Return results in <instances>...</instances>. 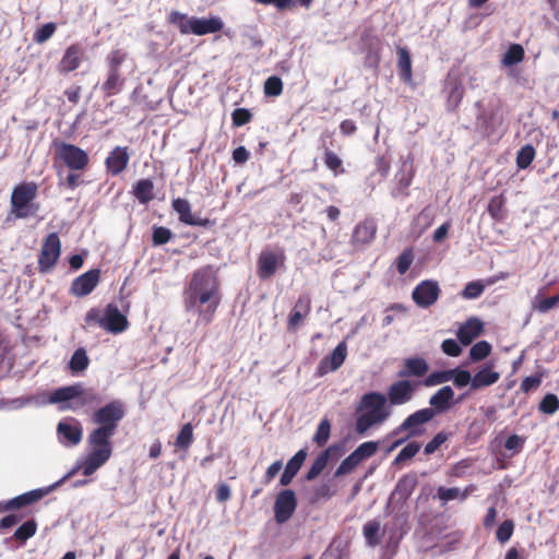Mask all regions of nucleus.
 I'll list each match as a JSON object with an SVG mask.
<instances>
[{"label":"nucleus","instance_id":"4d7b16f0","mask_svg":"<svg viewBox=\"0 0 559 559\" xmlns=\"http://www.w3.org/2000/svg\"><path fill=\"white\" fill-rule=\"evenodd\" d=\"M173 237L169 228L164 226H154L152 234V241L154 246H162L167 243Z\"/></svg>","mask_w":559,"mask_h":559},{"label":"nucleus","instance_id":"4be33fe9","mask_svg":"<svg viewBox=\"0 0 559 559\" xmlns=\"http://www.w3.org/2000/svg\"><path fill=\"white\" fill-rule=\"evenodd\" d=\"M377 224L373 218H365L359 222L352 234L350 242L354 247H362L373 241L377 235Z\"/></svg>","mask_w":559,"mask_h":559},{"label":"nucleus","instance_id":"37998d69","mask_svg":"<svg viewBox=\"0 0 559 559\" xmlns=\"http://www.w3.org/2000/svg\"><path fill=\"white\" fill-rule=\"evenodd\" d=\"M535 155L536 152L532 144H526L522 146L516 154V166L520 169L527 168L533 163Z\"/></svg>","mask_w":559,"mask_h":559},{"label":"nucleus","instance_id":"4c0bfd02","mask_svg":"<svg viewBox=\"0 0 559 559\" xmlns=\"http://www.w3.org/2000/svg\"><path fill=\"white\" fill-rule=\"evenodd\" d=\"M35 535V520H28L16 528L10 539L15 540L19 545H24L25 542Z\"/></svg>","mask_w":559,"mask_h":559},{"label":"nucleus","instance_id":"bb28decb","mask_svg":"<svg viewBox=\"0 0 559 559\" xmlns=\"http://www.w3.org/2000/svg\"><path fill=\"white\" fill-rule=\"evenodd\" d=\"M499 379L500 373L493 370L491 364H487L473 376V390L490 386L498 382Z\"/></svg>","mask_w":559,"mask_h":559},{"label":"nucleus","instance_id":"58836bf2","mask_svg":"<svg viewBox=\"0 0 559 559\" xmlns=\"http://www.w3.org/2000/svg\"><path fill=\"white\" fill-rule=\"evenodd\" d=\"M193 442V426L190 423L185 424L177 435L175 445L180 450H188Z\"/></svg>","mask_w":559,"mask_h":559},{"label":"nucleus","instance_id":"8fccbe9b","mask_svg":"<svg viewBox=\"0 0 559 559\" xmlns=\"http://www.w3.org/2000/svg\"><path fill=\"white\" fill-rule=\"evenodd\" d=\"M559 306V294L551 297H535L533 307L540 313H546L550 309Z\"/></svg>","mask_w":559,"mask_h":559},{"label":"nucleus","instance_id":"ddd939ff","mask_svg":"<svg viewBox=\"0 0 559 559\" xmlns=\"http://www.w3.org/2000/svg\"><path fill=\"white\" fill-rule=\"evenodd\" d=\"M418 382H412L407 379H401L393 382L388 389L386 402L392 406L404 405L411 402L418 388Z\"/></svg>","mask_w":559,"mask_h":559},{"label":"nucleus","instance_id":"0e129e2a","mask_svg":"<svg viewBox=\"0 0 559 559\" xmlns=\"http://www.w3.org/2000/svg\"><path fill=\"white\" fill-rule=\"evenodd\" d=\"M252 119V114L247 108H237L231 114L234 127H241L249 123Z\"/></svg>","mask_w":559,"mask_h":559},{"label":"nucleus","instance_id":"72a5a7b5","mask_svg":"<svg viewBox=\"0 0 559 559\" xmlns=\"http://www.w3.org/2000/svg\"><path fill=\"white\" fill-rule=\"evenodd\" d=\"M347 356V346L345 342H341L333 349L332 354L329 357H325L321 361V368H323L326 364H329V369L331 371L337 370L345 361Z\"/></svg>","mask_w":559,"mask_h":559},{"label":"nucleus","instance_id":"f3484780","mask_svg":"<svg viewBox=\"0 0 559 559\" xmlns=\"http://www.w3.org/2000/svg\"><path fill=\"white\" fill-rule=\"evenodd\" d=\"M418 485V477L416 473H408L403 475L396 483L393 491L390 495L391 503L405 504Z\"/></svg>","mask_w":559,"mask_h":559},{"label":"nucleus","instance_id":"864d4df0","mask_svg":"<svg viewBox=\"0 0 559 559\" xmlns=\"http://www.w3.org/2000/svg\"><path fill=\"white\" fill-rule=\"evenodd\" d=\"M263 92L265 96L277 97L283 93V82L281 78L272 75L264 82Z\"/></svg>","mask_w":559,"mask_h":559},{"label":"nucleus","instance_id":"a18cd8bd","mask_svg":"<svg viewBox=\"0 0 559 559\" xmlns=\"http://www.w3.org/2000/svg\"><path fill=\"white\" fill-rule=\"evenodd\" d=\"M525 52L521 45H511L503 56L502 62L504 66H514L524 59Z\"/></svg>","mask_w":559,"mask_h":559},{"label":"nucleus","instance_id":"473e14b6","mask_svg":"<svg viewBox=\"0 0 559 559\" xmlns=\"http://www.w3.org/2000/svg\"><path fill=\"white\" fill-rule=\"evenodd\" d=\"M507 198L503 193L495 195L489 200L487 212L495 222L501 223L507 217L506 210Z\"/></svg>","mask_w":559,"mask_h":559},{"label":"nucleus","instance_id":"680f3d73","mask_svg":"<svg viewBox=\"0 0 559 559\" xmlns=\"http://www.w3.org/2000/svg\"><path fill=\"white\" fill-rule=\"evenodd\" d=\"M378 450V443L374 441H367L357 447L354 453L359 457L360 461H364L368 457H371Z\"/></svg>","mask_w":559,"mask_h":559},{"label":"nucleus","instance_id":"0eeeda50","mask_svg":"<svg viewBox=\"0 0 559 559\" xmlns=\"http://www.w3.org/2000/svg\"><path fill=\"white\" fill-rule=\"evenodd\" d=\"M435 411L428 407L418 409L413 414L408 415L404 421L393 430V435H399L403 431H407V436L403 439L396 440L392 448H396L405 442L407 439L418 437L424 433V429L420 426L429 423L435 417Z\"/></svg>","mask_w":559,"mask_h":559},{"label":"nucleus","instance_id":"e2e57ef3","mask_svg":"<svg viewBox=\"0 0 559 559\" xmlns=\"http://www.w3.org/2000/svg\"><path fill=\"white\" fill-rule=\"evenodd\" d=\"M513 531H514V523L512 520H506L503 521L498 530H497V539L500 542V543H507L512 534H513Z\"/></svg>","mask_w":559,"mask_h":559},{"label":"nucleus","instance_id":"412c9836","mask_svg":"<svg viewBox=\"0 0 559 559\" xmlns=\"http://www.w3.org/2000/svg\"><path fill=\"white\" fill-rule=\"evenodd\" d=\"M100 281V270L93 269L78 276L71 284V293L76 297L91 294Z\"/></svg>","mask_w":559,"mask_h":559},{"label":"nucleus","instance_id":"e433bc0d","mask_svg":"<svg viewBox=\"0 0 559 559\" xmlns=\"http://www.w3.org/2000/svg\"><path fill=\"white\" fill-rule=\"evenodd\" d=\"M323 162L325 167L330 169L334 174V176L345 174V169L343 168V162L341 157L328 147H325L324 150Z\"/></svg>","mask_w":559,"mask_h":559},{"label":"nucleus","instance_id":"49530a36","mask_svg":"<svg viewBox=\"0 0 559 559\" xmlns=\"http://www.w3.org/2000/svg\"><path fill=\"white\" fill-rule=\"evenodd\" d=\"M330 435L331 423L325 417L320 421L312 440L318 447H323L329 441Z\"/></svg>","mask_w":559,"mask_h":559},{"label":"nucleus","instance_id":"a19ab883","mask_svg":"<svg viewBox=\"0 0 559 559\" xmlns=\"http://www.w3.org/2000/svg\"><path fill=\"white\" fill-rule=\"evenodd\" d=\"M463 97H464V88L461 83L455 82L448 95V99H447L448 110L456 111L463 100Z\"/></svg>","mask_w":559,"mask_h":559},{"label":"nucleus","instance_id":"c03bdc74","mask_svg":"<svg viewBox=\"0 0 559 559\" xmlns=\"http://www.w3.org/2000/svg\"><path fill=\"white\" fill-rule=\"evenodd\" d=\"M450 381V369L448 370H438L429 373L421 382H418L419 385H424L427 388L440 385Z\"/></svg>","mask_w":559,"mask_h":559},{"label":"nucleus","instance_id":"bf43d9fd","mask_svg":"<svg viewBox=\"0 0 559 559\" xmlns=\"http://www.w3.org/2000/svg\"><path fill=\"white\" fill-rule=\"evenodd\" d=\"M420 450V444L416 441L407 443L396 455L395 463L404 462L414 457Z\"/></svg>","mask_w":559,"mask_h":559},{"label":"nucleus","instance_id":"5701e85b","mask_svg":"<svg viewBox=\"0 0 559 559\" xmlns=\"http://www.w3.org/2000/svg\"><path fill=\"white\" fill-rule=\"evenodd\" d=\"M311 311V299L308 294H302L298 297L294 308L292 309L288 320L287 329L289 331H296L304 320L309 316Z\"/></svg>","mask_w":559,"mask_h":559},{"label":"nucleus","instance_id":"a211bd4d","mask_svg":"<svg viewBox=\"0 0 559 559\" xmlns=\"http://www.w3.org/2000/svg\"><path fill=\"white\" fill-rule=\"evenodd\" d=\"M130 153L128 146H115L105 159V167L108 175L116 177L123 173L129 164Z\"/></svg>","mask_w":559,"mask_h":559},{"label":"nucleus","instance_id":"1a4fd4ad","mask_svg":"<svg viewBox=\"0 0 559 559\" xmlns=\"http://www.w3.org/2000/svg\"><path fill=\"white\" fill-rule=\"evenodd\" d=\"M285 252L282 248H265L261 251L257 260V274L261 281L272 278L278 269L284 266Z\"/></svg>","mask_w":559,"mask_h":559},{"label":"nucleus","instance_id":"393cba45","mask_svg":"<svg viewBox=\"0 0 559 559\" xmlns=\"http://www.w3.org/2000/svg\"><path fill=\"white\" fill-rule=\"evenodd\" d=\"M484 331V324L478 318H469L457 331L459 341L467 346Z\"/></svg>","mask_w":559,"mask_h":559},{"label":"nucleus","instance_id":"39448f33","mask_svg":"<svg viewBox=\"0 0 559 559\" xmlns=\"http://www.w3.org/2000/svg\"><path fill=\"white\" fill-rule=\"evenodd\" d=\"M388 533V545H397L407 533V514H394L392 522L381 530V524L377 520L368 521L362 527V535L366 544L376 547L381 543V537Z\"/></svg>","mask_w":559,"mask_h":559},{"label":"nucleus","instance_id":"79ce46f5","mask_svg":"<svg viewBox=\"0 0 559 559\" xmlns=\"http://www.w3.org/2000/svg\"><path fill=\"white\" fill-rule=\"evenodd\" d=\"M450 381H453V384L459 389L471 384L473 390V377L467 370L460 368L450 369Z\"/></svg>","mask_w":559,"mask_h":559},{"label":"nucleus","instance_id":"ea45409f","mask_svg":"<svg viewBox=\"0 0 559 559\" xmlns=\"http://www.w3.org/2000/svg\"><path fill=\"white\" fill-rule=\"evenodd\" d=\"M35 502V490H29L11 500L5 501L7 511L17 510Z\"/></svg>","mask_w":559,"mask_h":559},{"label":"nucleus","instance_id":"09e8293b","mask_svg":"<svg viewBox=\"0 0 559 559\" xmlns=\"http://www.w3.org/2000/svg\"><path fill=\"white\" fill-rule=\"evenodd\" d=\"M334 493H335V490H334L333 486L329 483H324L322 485L314 487L311 490L310 502L317 503L321 500L330 499L331 497L334 496Z\"/></svg>","mask_w":559,"mask_h":559},{"label":"nucleus","instance_id":"c9c22d12","mask_svg":"<svg viewBox=\"0 0 559 559\" xmlns=\"http://www.w3.org/2000/svg\"><path fill=\"white\" fill-rule=\"evenodd\" d=\"M88 364L90 358L86 354V350L84 348H78L71 356V359L69 361V369L73 373H79L87 369Z\"/></svg>","mask_w":559,"mask_h":559},{"label":"nucleus","instance_id":"774afa93","mask_svg":"<svg viewBox=\"0 0 559 559\" xmlns=\"http://www.w3.org/2000/svg\"><path fill=\"white\" fill-rule=\"evenodd\" d=\"M460 489L459 488H447L440 486L437 489V498L441 501L442 504H445L450 500L459 499Z\"/></svg>","mask_w":559,"mask_h":559},{"label":"nucleus","instance_id":"2eb2a0df","mask_svg":"<svg viewBox=\"0 0 559 559\" xmlns=\"http://www.w3.org/2000/svg\"><path fill=\"white\" fill-rule=\"evenodd\" d=\"M441 289L438 282L426 280L420 282L412 293L414 302L420 308H429L439 299Z\"/></svg>","mask_w":559,"mask_h":559},{"label":"nucleus","instance_id":"20e7f679","mask_svg":"<svg viewBox=\"0 0 559 559\" xmlns=\"http://www.w3.org/2000/svg\"><path fill=\"white\" fill-rule=\"evenodd\" d=\"M357 412L361 413L356 419V431L359 435H364L370 427L381 424L391 415L386 408V396L380 392L364 394Z\"/></svg>","mask_w":559,"mask_h":559},{"label":"nucleus","instance_id":"052dcab7","mask_svg":"<svg viewBox=\"0 0 559 559\" xmlns=\"http://www.w3.org/2000/svg\"><path fill=\"white\" fill-rule=\"evenodd\" d=\"M449 433L444 432V431H440L438 432L433 438L432 440H430L426 445H425V449H424V452L426 455H430L432 453H435L448 439H449Z\"/></svg>","mask_w":559,"mask_h":559},{"label":"nucleus","instance_id":"a878e982","mask_svg":"<svg viewBox=\"0 0 559 559\" xmlns=\"http://www.w3.org/2000/svg\"><path fill=\"white\" fill-rule=\"evenodd\" d=\"M307 457V451L305 449H300L286 464L285 469L281 476L280 484L282 486H288L294 477L297 475L299 469L301 468L305 460Z\"/></svg>","mask_w":559,"mask_h":559},{"label":"nucleus","instance_id":"338daca9","mask_svg":"<svg viewBox=\"0 0 559 559\" xmlns=\"http://www.w3.org/2000/svg\"><path fill=\"white\" fill-rule=\"evenodd\" d=\"M543 381V373H537L535 376L526 377L521 382V391L523 393H528L533 390L539 388Z\"/></svg>","mask_w":559,"mask_h":559},{"label":"nucleus","instance_id":"f704fd0d","mask_svg":"<svg viewBox=\"0 0 559 559\" xmlns=\"http://www.w3.org/2000/svg\"><path fill=\"white\" fill-rule=\"evenodd\" d=\"M336 448L334 445H330L328 449L322 451L317 459L313 461L312 465L308 469L306 474L307 480H312L317 478L322 471L326 467L328 462L330 460V453L335 450Z\"/></svg>","mask_w":559,"mask_h":559},{"label":"nucleus","instance_id":"6ab92c4d","mask_svg":"<svg viewBox=\"0 0 559 559\" xmlns=\"http://www.w3.org/2000/svg\"><path fill=\"white\" fill-rule=\"evenodd\" d=\"M173 210L178 214V218L181 223L189 226H202L212 227L214 222L210 218H197L191 213V205L188 200L177 198L171 201Z\"/></svg>","mask_w":559,"mask_h":559},{"label":"nucleus","instance_id":"dca6fc26","mask_svg":"<svg viewBox=\"0 0 559 559\" xmlns=\"http://www.w3.org/2000/svg\"><path fill=\"white\" fill-rule=\"evenodd\" d=\"M85 58V51L81 44H71L64 50L57 70L60 74L67 75L79 69Z\"/></svg>","mask_w":559,"mask_h":559},{"label":"nucleus","instance_id":"7ed1b4c3","mask_svg":"<svg viewBox=\"0 0 559 559\" xmlns=\"http://www.w3.org/2000/svg\"><path fill=\"white\" fill-rule=\"evenodd\" d=\"M49 402L57 404L61 412L72 411L88 414L102 404L103 399L95 388L76 382L52 391L49 395Z\"/></svg>","mask_w":559,"mask_h":559},{"label":"nucleus","instance_id":"f8f14e48","mask_svg":"<svg viewBox=\"0 0 559 559\" xmlns=\"http://www.w3.org/2000/svg\"><path fill=\"white\" fill-rule=\"evenodd\" d=\"M61 253V241L57 233L49 234L41 246L38 258L39 270L47 272L51 270Z\"/></svg>","mask_w":559,"mask_h":559},{"label":"nucleus","instance_id":"aec40b11","mask_svg":"<svg viewBox=\"0 0 559 559\" xmlns=\"http://www.w3.org/2000/svg\"><path fill=\"white\" fill-rule=\"evenodd\" d=\"M128 319L114 304H108L103 316L102 328L110 333L118 334L127 330Z\"/></svg>","mask_w":559,"mask_h":559},{"label":"nucleus","instance_id":"69168bd1","mask_svg":"<svg viewBox=\"0 0 559 559\" xmlns=\"http://www.w3.org/2000/svg\"><path fill=\"white\" fill-rule=\"evenodd\" d=\"M525 443V439L518 435H511L504 442V449L511 451L512 455L518 454L522 451Z\"/></svg>","mask_w":559,"mask_h":559},{"label":"nucleus","instance_id":"de8ad7c7","mask_svg":"<svg viewBox=\"0 0 559 559\" xmlns=\"http://www.w3.org/2000/svg\"><path fill=\"white\" fill-rule=\"evenodd\" d=\"M127 53L121 49H114L106 56L108 71L121 72L120 67L126 61Z\"/></svg>","mask_w":559,"mask_h":559},{"label":"nucleus","instance_id":"9b49d317","mask_svg":"<svg viewBox=\"0 0 559 559\" xmlns=\"http://www.w3.org/2000/svg\"><path fill=\"white\" fill-rule=\"evenodd\" d=\"M298 506L297 497L294 490L283 489L275 498L274 502V518L277 524L288 522Z\"/></svg>","mask_w":559,"mask_h":559},{"label":"nucleus","instance_id":"7c9ffc66","mask_svg":"<svg viewBox=\"0 0 559 559\" xmlns=\"http://www.w3.org/2000/svg\"><path fill=\"white\" fill-rule=\"evenodd\" d=\"M397 69L400 79L407 84L413 82L412 58L406 47H397Z\"/></svg>","mask_w":559,"mask_h":559},{"label":"nucleus","instance_id":"b1692460","mask_svg":"<svg viewBox=\"0 0 559 559\" xmlns=\"http://www.w3.org/2000/svg\"><path fill=\"white\" fill-rule=\"evenodd\" d=\"M455 393L450 385L440 388L429 397V409L435 411V415L448 412L454 404Z\"/></svg>","mask_w":559,"mask_h":559},{"label":"nucleus","instance_id":"4468645a","mask_svg":"<svg viewBox=\"0 0 559 559\" xmlns=\"http://www.w3.org/2000/svg\"><path fill=\"white\" fill-rule=\"evenodd\" d=\"M57 436L63 445H78L82 441L83 427L76 418L66 417L57 425Z\"/></svg>","mask_w":559,"mask_h":559},{"label":"nucleus","instance_id":"3c124183","mask_svg":"<svg viewBox=\"0 0 559 559\" xmlns=\"http://www.w3.org/2000/svg\"><path fill=\"white\" fill-rule=\"evenodd\" d=\"M414 261V251L413 248H406L402 251V253L396 258L395 264L399 274L404 275L411 267Z\"/></svg>","mask_w":559,"mask_h":559},{"label":"nucleus","instance_id":"f257e3e1","mask_svg":"<svg viewBox=\"0 0 559 559\" xmlns=\"http://www.w3.org/2000/svg\"><path fill=\"white\" fill-rule=\"evenodd\" d=\"M126 416V407L119 400L110 401L102 407H96L92 421L97 426L88 437L91 448L85 459L78 465L85 477L93 475L112 454L111 438L116 433L120 421Z\"/></svg>","mask_w":559,"mask_h":559},{"label":"nucleus","instance_id":"423d86ee","mask_svg":"<svg viewBox=\"0 0 559 559\" xmlns=\"http://www.w3.org/2000/svg\"><path fill=\"white\" fill-rule=\"evenodd\" d=\"M168 22L179 28L182 35L193 34L203 36L221 32L224 23L218 16L205 17H188L187 14L179 11H171L167 17Z\"/></svg>","mask_w":559,"mask_h":559},{"label":"nucleus","instance_id":"5fc2aeb1","mask_svg":"<svg viewBox=\"0 0 559 559\" xmlns=\"http://www.w3.org/2000/svg\"><path fill=\"white\" fill-rule=\"evenodd\" d=\"M360 462L361 461L359 460V457L354 452H352L347 457H345L341 462V464L336 468L335 477L352 473Z\"/></svg>","mask_w":559,"mask_h":559},{"label":"nucleus","instance_id":"9d476101","mask_svg":"<svg viewBox=\"0 0 559 559\" xmlns=\"http://www.w3.org/2000/svg\"><path fill=\"white\" fill-rule=\"evenodd\" d=\"M35 198V183H22L13 189L11 195V213L16 217L29 214V204Z\"/></svg>","mask_w":559,"mask_h":559},{"label":"nucleus","instance_id":"6e6d98bb","mask_svg":"<svg viewBox=\"0 0 559 559\" xmlns=\"http://www.w3.org/2000/svg\"><path fill=\"white\" fill-rule=\"evenodd\" d=\"M559 409V399L552 393L546 394L539 403V411L551 415Z\"/></svg>","mask_w":559,"mask_h":559},{"label":"nucleus","instance_id":"603ef678","mask_svg":"<svg viewBox=\"0 0 559 559\" xmlns=\"http://www.w3.org/2000/svg\"><path fill=\"white\" fill-rule=\"evenodd\" d=\"M491 345L487 341H479L474 344L469 349V358L473 361H480L489 356Z\"/></svg>","mask_w":559,"mask_h":559},{"label":"nucleus","instance_id":"c85d7f7f","mask_svg":"<svg viewBox=\"0 0 559 559\" xmlns=\"http://www.w3.org/2000/svg\"><path fill=\"white\" fill-rule=\"evenodd\" d=\"M126 84V78L121 72L108 71L106 74V79L102 84V92L105 97H111L119 94Z\"/></svg>","mask_w":559,"mask_h":559},{"label":"nucleus","instance_id":"cd10ccee","mask_svg":"<svg viewBox=\"0 0 559 559\" xmlns=\"http://www.w3.org/2000/svg\"><path fill=\"white\" fill-rule=\"evenodd\" d=\"M429 370L428 362L421 357L406 358L404 368L399 372L402 378L405 377H424Z\"/></svg>","mask_w":559,"mask_h":559},{"label":"nucleus","instance_id":"13d9d810","mask_svg":"<svg viewBox=\"0 0 559 559\" xmlns=\"http://www.w3.org/2000/svg\"><path fill=\"white\" fill-rule=\"evenodd\" d=\"M485 289V285L480 281H473L465 285L462 290V297L465 299L478 298Z\"/></svg>","mask_w":559,"mask_h":559},{"label":"nucleus","instance_id":"c756f323","mask_svg":"<svg viewBox=\"0 0 559 559\" xmlns=\"http://www.w3.org/2000/svg\"><path fill=\"white\" fill-rule=\"evenodd\" d=\"M414 169L413 165L411 164L408 167L404 163L396 174V187L393 192L394 197H407L408 195V188L412 185V181L414 179Z\"/></svg>","mask_w":559,"mask_h":559},{"label":"nucleus","instance_id":"6e6552de","mask_svg":"<svg viewBox=\"0 0 559 559\" xmlns=\"http://www.w3.org/2000/svg\"><path fill=\"white\" fill-rule=\"evenodd\" d=\"M55 157L70 170H84L90 163L88 154L84 150L66 142L56 144Z\"/></svg>","mask_w":559,"mask_h":559},{"label":"nucleus","instance_id":"2f4dec72","mask_svg":"<svg viewBox=\"0 0 559 559\" xmlns=\"http://www.w3.org/2000/svg\"><path fill=\"white\" fill-rule=\"evenodd\" d=\"M132 193L141 204H147L155 198L153 180L140 179L133 186Z\"/></svg>","mask_w":559,"mask_h":559},{"label":"nucleus","instance_id":"f03ea898","mask_svg":"<svg viewBox=\"0 0 559 559\" xmlns=\"http://www.w3.org/2000/svg\"><path fill=\"white\" fill-rule=\"evenodd\" d=\"M187 312L198 316L197 324H210L221 306L222 292L217 271L213 265L195 270L182 293Z\"/></svg>","mask_w":559,"mask_h":559}]
</instances>
